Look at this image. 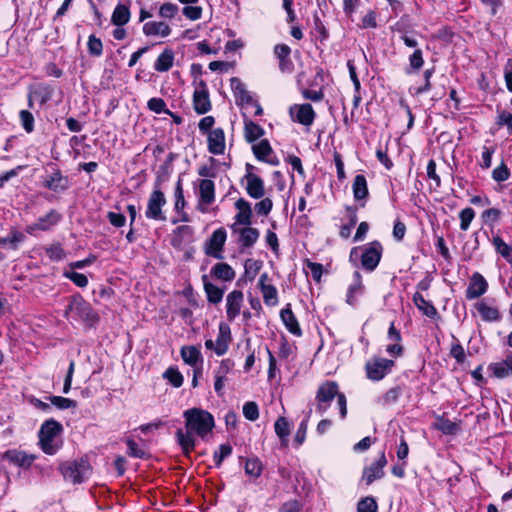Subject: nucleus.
Wrapping results in <instances>:
<instances>
[{"label": "nucleus", "mask_w": 512, "mask_h": 512, "mask_svg": "<svg viewBox=\"0 0 512 512\" xmlns=\"http://www.w3.org/2000/svg\"><path fill=\"white\" fill-rule=\"evenodd\" d=\"M143 33L146 36L167 37L171 33V28L167 23L162 21H149L143 25Z\"/></svg>", "instance_id": "20"}, {"label": "nucleus", "mask_w": 512, "mask_h": 512, "mask_svg": "<svg viewBox=\"0 0 512 512\" xmlns=\"http://www.w3.org/2000/svg\"><path fill=\"white\" fill-rule=\"evenodd\" d=\"M409 67L406 68V73L411 74L414 72H418L424 65L423 52L421 49L417 48L414 52L409 56Z\"/></svg>", "instance_id": "38"}, {"label": "nucleus", "mask_w": 512, "mask_h": 512, "mask_svg": "<svg viewBox=\"0 0 512 512\" xmlns=\"http://www.w3.org/2000/svg\"><path fill=\"white\" fill-rule=\"evenodd\" d=\"M127 446L129 455L137 458H143L145 456V452L142 449H140L133 440L128 439Z\"/></svg>", "instance_id": "64"}, {"label": "nucleus", "mask_w": 512, "mask_h": 512, "mask_svg": "<svg viewBox=\"0 0 512 512\" xmlns=\"http://www.w3.org/2000/svg\"><path fill=\"white\" fill-rule=\"evenodd\" d=\"M88 51L93 56H100L102 54L103 45L99 38H96L94 35H91L88 39Z\"/></svg>", "instance_id": "50"}, {"label": "nucleus", "mask_w": 512, "mask_h": 512, "mask_svg": "<svg viewBox=\"0 0 512 512\" xmlns=\"http://www.w3.org/2000/svg\"><path fill=\"white\" fill-rule=\"evenodd\" d=\"M60 218L61 216L58 212L51 210L45 216L40 217L35 223L28 225L26 227V232L29 234H34L36 230H49L59 222Z\"/></svg>", "instance_id": "15"}, {"label": "nucleus", "mask_w": 512, "mask_h": 512, "mask_svg": "<svg viewBox=\"0 0 512 512\" xmlns=\"http://www.w3.org/2000/svg\"><path fill=\"white\" fill-rule=\"evenodd\" d=\"M253 152L258 160L264 161L272 153V148L268 140H261L253 146Z\"/></svg>", "instance_id": "41"}, {"label": "nucleus", "mask_w": 512, "mask_h": 512, "mask_svg": "<svg viewBox=\"0 0 512 512\" xmlns=\"http://www.w3.org/2000/svg\"><path fill=\"white\" fill-rule=\"evenodd\" d=\"M387 464L384 452L379 455V458L372 463L369 467L364 469L362 479L367 485H370L376 479H380L384 475L383 468Z\"/></svg>", "instance_id": "13"}, {"label": "nucleus", "mask_w": 512, "mask_h": 512, "mask_svg": "<svg viewBox=\"0 0 512 512\" xmlns=\"http://www.w3.org/2000/svg\"><path fill=\"white\" fill-rule=\"evenodd\" d=\"M490 369L497 378H504L512 375V357L490 365Z\"/></svg>", "instance_id": "28"}, {"label": "nucleus", "mask_w": 512, "mask_h": 512, "mask_svg": "<svg viewBox=\"0 0 512 512\" xmlns=\"http://www.w3.org/2000/svg\"><path fill=\"white\" fill-rule=\"evenodd\" d=\"M492 243L496 251L512 265V247L507 245L501 237H493Z\"/></svg>", "instance_id": "39"}, {"label": "nucleus", "mask_w": 512, "mask_h": 512, "mask_svg": "<svg viewBox=\"0 0 512 512\" xmlns=\"http://www.w3.org/2000/svg\"><path fill=\"white\" fill-rule=\"evenodd\" d=\"M232 453V447L222 444L217 451L214 452L213 459L216 466H220L223 460Z\"/></svg>", "instance_id": "48"}, {"label": "nucleus", "mask_w": 512, "mask_h": 512, "mask_svg": "<svg viewBox=\"0 0 512 512\" xmlns=\"http://www.w3.org/2000/svg\"><path fill=\"white\" fill-rule=\"evenodd\" d=\"M164 377L174 386L180 387L183 383V376L174 368H168L164 373Z\"/></svg>", "instance_id": "49"}, {"label": "nucleus", "mask_w": 512, "mask_h": 512, "mask_svg": "<svg viewBox=\"0 0 512 512\" xmlns=\"http://www.w3.org/2000/svg\"><path fill=\"white\" fill-rule=\"evenodd\" d=\"M337 398V404L340 411L341 418H345L347 414V402L344 394L338 392V386L335 382L323 383L317 391V412L322 415L329 407V403L334 398Z\"/></svg>", "instance_id": "1"}, {"label": "nucleus", "mask_w": 512, "mask_h": 512, "mask_svg": "<svg viewBox=\"0 0 512 512\" xmlns=\"http://www.w3.org/2000/svg\"><path fill=\"white\" fill-rule=\"evenodd\" d=\"M394 364L390 359L372 357L365 364L366 375L372 381H380L391 372Z\"/></svg>", "instance_id": "5"}, {"label": "nucleus", "mask_w": 512, "mask_h": 512, "mask_svg": "<svg viewBox=\"0 0 512 512\" xmlns=\"http://www.w3.org/2000/svg\"><path fill=\"white\" fill-rule=\"evenodd\" d=\"M273 202L270 198H261L259 202H257L254 206V209L259 215H268L272 210Z\"/></svg>", "instance_id": "51"}, {"label": "nucleus", "mask_w": 512, "mask_h": 512, "mask_svg": "<svg viewBox=\"0 0 512 512\" xmlns=\"http://www.w3.org/2000/svg\"><path fill=\"white\" fill-rule=\"evenodd\" d=\"M211 273L220 280L232 281L235 278V271L227 263H217L211 269Z\"/></svg>", "instance_id": "30"}, {"label": "nucleus", "mask_w": 512, "mask_h": 512, "mask_svg": "<svg viewBox=\"0 0 512 512\" xmlns=\"http://www.w3.org/2000/svg\"><path fill=\"white\" fill-rule=\"evenodd\" d=\"M183 14L190 20H198L202 16V8L198 6H186L183 8Z\"/></svg>", "instance_id": "57"}, {"label": "nucleus", "mask_w": 512, "mask_h": 512, "mask_svg": "<svg viewBox=\"0 0 512 512\" xmlns=\"http://www.w3.org/2000/svg\"><path fill=\"white\" fill-rule=\"evenodd\" d=\"M476 309L485 321H497L500 319V313L497 308L488 306L484 302L476 304Z\"/></svg>", "instance_id": "34"}, {"label": "nucleus", "mask_w": 512, "mask_h": 512, "mask_svg": "<svg viewBox=\"0 0 512 512\" xmlns=\"http://www.w3.org/2000/svg\"><path fill=\"white\" fill-rule=\"evenodd\" d=\"M191 433L192 431H189L188 429L186 433H184L181 429H179L176 433L178 442L186 455H188L190 451L194 449L195 446V441Z\"/></svg>", "instance_id": "37"}, {"label": "nucleus", "mask_w": 512, "mask_h": 512, "mask_svg": "<svg viewBox=\"0 0 512 512\" xmlns=\"http://www.w3.org/2000/svg\"><path fill=\"white\" fill-rule=\"evenodd\" d=\"M61 429V425L52 419L42 424L39 431V444L46 454L53 455L60 448L58 436Z\"/></svg>", "instance_id": "3"}, {"label": "nucleus", "mask_w": 512, "mask_h": 512, "mask_svg": "<svg viewBox=\"0 0 512 512\" xmlns=\"http://www.w3.org/2000/svg\"><path fill=\"white\" fill-rule=\"evenodd\" d=\"M276 434L283 440L286 441L289 435V424L284 417H280L274 424Z\"/></svg>", "instance_id": "45"}, {"label": "nucleus", "mask_w": 512, "mask_h": 512, "mask_svg": "<svg viewBox=\"0 0 512 512\" xmlns=\"http://www.w3.org/2000/svg\"><path fill=\"white\" fill-rule=\"evenodd\" d=\"M262 292L264 303L267 306H276L278 304V292L274 285L263 287Z\"/></svg>", "instance_id": "42"}, {"label": "nucleus", "mask_w": 512, "mask_h": 512, "mask_svg": "<svg viewBox=\"0 0 512 512\" xmlns=\"http://www.w3.org/2000/svg\"><path fill=\"white\" fill-rule=\"evenodd\" d=\"M20 119H21V123H22L23 128L27 132H32L33 128H34V117H33V115L29 111H27V110H22L20 112Z\"/></svg>", "instance_id": "55"}, {"label": "nucleus", "mask_w": 512, "mask_h": 512, "mask_svg": "<svg viewBox=\"0 0 512 512\" xmlns=\"http://www.w3.org/2000/svg\"><path fill=\"white\" fill-rule=\"evenodd\" d=\"M364 290V285L361 280V275L359 272L354 273V283L351 284L347 291L346 302L353 306L357 302V296L362 294Z\"/></svg>", "instance_id": "25"}, {"label": "nucleus", "mask_w": 512, "mask_h": 512, "mask_svg": "<svg viewBox=\"0 0 512 512\" xmlns=\"http://www.w3.org/2000/svg\"><path fill=\"white\" fill-rule=\"evenodd\" d=\"M44 185L46 188L56 192L64 191L68 187V179L63 177L59 171H55L48 176Z\"/></svg>", "instance_id": "23"}, {"label": "nucleus", "mask_w": 512, "mask_h": 512, "mask_svg": "<svg viewBox=\"0 0 512 512\" xmlns=\"http://www.w3.org/2000/svg\"><path fill=\"white\" fill-rule=\"evenodd\" d=\"M177 11H178L177 5H175L173 3H164L159 9V14L163 18L170 19L176 15Z\"/></svg>", "instance_id": "56"}, {"label": "nucleus", "mask_w": 512, "mask_h": 512, "mask_svg": "<svg viewBox=\"0 0 512 512\" xmlns=\"http://www.w3.org/2000/svg\"><path fill=\"white\" fill-rule=\"evenodd\" d=\"M175 197H176V201H175V209L177 211H180L184 208L185 206V199H184V195H183V190H182V185H181V182L178 181L177 182V185H176V190H175Z\"/></svg>", "instance_id": "59"}, {"label": "nucleus", "mask_w": 512, "mask_h": 512, "mask_svg": "<svg viewBox=\"0 0 512 512\" xmlns=\"http://www.w3.org/2000/svg\"><path fill=\"white\" fill-rule=\"evenodd\" d=\"M231 229L234 233L239 235V241L243 247L253 246L260 236L259 231L250 226L236 227L235 225H231Z\"/></svg>", "instance_id": "17"}, {"label": "nucleus", "mask_w": 512, "mask_h": 512, "mask_svg": "<svg viewBox=\"0 0 512 512\" xmlns=\"http://www.w3.org/2000/svg\"><path fill=\"white\" fill-rule=\"evenodd\" d=\"M50 401L54 406L61 410L76 407L75 401L61 396H52L50 397Z\"/></svg>", "instance_id": "46"}, {"label": "nucleus", "mask_w": 512, "mask_h": 512, "mask_svg": "<svg viewBox=\"0 0 512 512\" xmlns=\"http://www.w3.org/2000/svg\"><path fill=\"white\" fill-rule=\"evenodd\" d=\"M226 241V232L220 228L215 230L205 245V253L216 259H222V250Z\"/></svg>", "instance_id": "8"}, {"label": "nucleus", "mask_w": 512, "mask_h": 512, "mask_svg": "<svg viewBox=\"0 0 512 512\" xmlns=\"http://www.w3.org/2000/svg\"><path fill=\"white\" fill-rule=\"evenodd\" d=\"M243 180L246 182L245 190L253 199H261L265 195L264 181L254 173H247Z\"/></svg>", "instance_id": "12"}, {"label": "nucleus", "mask_w": 512, "mask_h": 512, "mask_svg": "<svg viewBox=\"0 0 512 512\" xmlns=\"http://www.w3.org/2000/svg\"><path fill=\"white\" fill-rule=\"evenodd\" d=\"M208 151L214 155H223L226 149L225 133L221 128H215L207 134Z\"/></svg>", "instance_id": "10"}, {"label": "nucleus", "mask_w": 512, "mask_h": 512, "mask_svg": "<svg viewBox=\"0 0 512 512\" xmlns=\"http://www.w3.org/2000/svg\"><path fill=\"white\" fill-rule=\"evenodd\" d=\"M243 414L250 421L257 420L259 417L257 404L255 402H247L243 407Z\"/></svg>", "instance_id": "52"}, {"label": "nucleus", "mask_w": 512, "mask_h": 512, "mask_svg": "<svg viewBox=\"0 0 512 512\" xmlns=\"http://www.w3.org/2000/svg\"><path fill=\"white\" fill-rule=\"evenodd\" d=\"M174 62V53L170 49L164 50L156 59L154 69L158 72L168 71Z\"/></svg>", "instance_id": "29"}, {"label": "nucleus", "mask_w": 512, "mask_h": 512, "mask_svg": "<svg viewBox=\"0 0 512 512\" xmlns=\"http://www.w3.org/2000/svg\"><path fill=\"white\" fill-rule=\"evenodd\" d=\"M280 317L285 327L289 330V332L296 336L301 335L299 323L289 307H286L281 310Z\"/></svg>", "instance_id": "21"}, {"label": "nucleus", "mask_w": 512, "mask_h": 512, "mask_svg": "<svg viewBox=\"0 0 512 512\" xmlns=\"http://www.w3.org/2000/svg\"><path fill=\"white\" fill-rule=\"evenodd\" d=\"M262 470L261 463L257 459H249L245 464V472L253 477L260 475Z\"/></svg>", "instance_id": "53"}, {"label": "nucleus", "mask_w": 512, "mask_h": 512, "mask_svg": "<svg viewBox=\"0 0 512 512\" xmlns=\"http://www.w3.org/2000/svg\"><path fill=\"white\" fill-rule=\"evenodd\" d=\"M130 20V10L127 6L118 4L112 14L111 21L114 25L123 26Z\"/></svg>", "instance_id": "32"}, {"label": "nucleus", "mask_w": 512, "mask_h": 512, "mask_svg": "<svg viewBox=\"0 0 512 512\" xmlns=\"http://www.w3.org/2000/svg\"><path fill=\"white\" fill-rule=\"evenodd\" d=\"M186 428L203 437L214 427L213 416L202 409H189L184 412Z\"/></svg>", "instance_id": "2"}, {"label": "nucleus", "mask_w": 512, "mask_h": 512, "mask_svg": "<svg viewBox=\"0 0 512 512\" xmlns=\"http://www.w3.org/2000/svg\"><path fill=\"white\" fill-rule=\"evenodd\" d=\"M488 284L485 278L479 273H475L471 282L466 290V297L468 299H476L483 295L487 290Z\"/></svg>", "instance_id": "18"}, {"label": "nucleus", "mask_w": 512, "mask_h": 512, "mask_svg": "<svg viewBox=\"0 0 512 512\" xmlns=\"http://www.w3.org/2000/svg\"><path fill=\"white\" fill-rule=\"evenodd\" d=\"M165 204L166 198L164 193L160 190H154L149 196L145 216L148 219L165 221L166 217L162 212V208Z\"/></svg>", "instance_id": "6"}, {"label": "nucleus", "mask_w": 512, "mask_h": 512, "mask_svg": "<svg viewBox=\"0 0 512 512\" xmlns=\"http://www.w3.org/2000/svg\"><path fill=\"white\" fill-rule=\"evenodd\" d=\"M235 208L237 213L234 217V223L236 227L250 226L252 223L253 210L251 204L244 198H239L235 202Z\"/></svg>", "instance_id": "9"}, {"label": "nucleus", "mask_w": 512, "mask_h": 512, "mask_svg": "<svg viewBox=\"0 0 512 512\" xmlns=\"http://www.w3.org/2000/svg\"><path fill=\"white\" fill-rule=\"evenodd\" d=\"M434 426L436 429L442 431L444 434L449 435L455 434L460 430V427L457 423L452 422L443 417L437 418L436 422L434 423Z\"/></svg>", "instance_id": "40"}, {"label": "nucleus", "mask_w": 512, "mask_h": 512, "mask_svg": "<svg viewBox=\"0 0 512 512\" xmlns=\"http://www.w3.org/2000/svg\"><path fill=\"white\" fill-rule=\"evenodd\" d=\"M413 302L424 315L431 318L437 315V310L434 305L427 301L420 293L417 292L414 294Z\"/></svg>", "instance_id": "31"}, {"label": "nucleus", "mask_w": 512, "mask_h": 512, "mask_svg": "<svg viewBox=\"0 0 512 512\" xmlns=\"http://www.w3.org/2000/svg\"><path fill=\"white\" fill-rule=\"evenodd\" d=\"M4 458L21 467H29L35 459L33 455L16 450L7 451L4 454Z\"/></svg>", "instance_id": "22"}, {"label": "nucleus", "mask_w": 512, "mask_h": 512, "mask_svg": "<svg viewBox=\"0 0 512 512\" xmlns=\"http://www.w3.org/2000/svg\"><path fill=\"white\" fill-rule=\"evenodd\" d=\"M292 119L302 125L310 126L315 118V112L310 104L293 105L290 108Z\"/></svg>", "instance_id": "11"}, {"label": "nucleus", "mask_w": 512, "mask_h": 512, "mask_svg": "<svg viewBox=\"0 0 512 512\" xmlns=\"http://www.w3.org/2000/svg\"><path fill=\"white\" fill-rule=\"evenodd\" d=\"M181 357L186 364L195 366L201 360V353L194 346H184L181 349Z\"/></svg>", "instance_id": "35"}, {"label": "nucleus", "mask_w": 512, "mask_h": 512, "mask_svg": "<svg viewBox=\"0 0 512 512\" xmlns=\"http://www.w3.org/2000/svg\"><path fill=\"white\" fill-rule=\"evenodd\" d=\"M193 104L195 111L199 114H204L211 108L208 90L203 82L194 91Z\"/></svg>", "instance_id": "16"}, {"label": "nucleus", "mask_w": 512, "mask_h": 512, "mask_svg": "<svg viewBox=\"0 0 512 512\" xmlns=\"http://www.w3.org/2000/svg\"><path fill=\"white\" fill-rule=\"evenodd\" d=\"M202 282L209 302L217 304L222 301L223 290L210 283L207 275L202 276Z\"/></svg>", "instance_id": "27"}, {"label": "nucleus", "mask_w": 512, "mask_h": 512, "mask_svg": "<svg viewBox=\"0 0 512 512\" xmlns=\"http://www.w3.org/2000/svg\"><path fill=\"white\" fill-rule=\"evenodd\" d=\"M382 254V246L379 242H372L367 246L361 255L362 267L366 270L373 271L380 259Z\"/></svg>", "instance_id": "7"}, {"label": "nucleus", "mask_w": 512, "mask_h": 512, "mask_svg": "<svg viewBox=\"0 0 512 512\" xmlns=\"http://www.w3.org/2000/svg\"><path fill=\"white\" fill-rule=\"evenodd\" d=\"M64 276L71 280L78 287L84 288L88 284V279L84 274L77 272H65Z\"/></svg>", "instance_id": "54"}, {"label": "nucleus", "mask_w": 512, "mask_h": 512, "mask_svg": "<svg viewBox=\"0 0 512 512\" xmlns=\"http://www.w3.org/2000/svg\"><path fill=\"white\" fill-rule=\"evenodd\" d=\"M214 118L212 116H206L202 118L198 124L199 130L203 134H208L209 131L213 130L212 127L214 125Z\"/></svg>", "instance_id": "63"}, {"label": "nucleus", "mask_w": 512, "mask_h": 512, "mask_svg": "<svg viewBox=\"0 0 512 512\" xmlns=\"http://www.w3.org/2000/svg\"><path fill=\"white\" fill-rule=\"evenodd\" d=\"M230 342L229 328L225 325H220L219 334L215 342V353L222 356L227 352Z\"/></svg>", "instance_id": "26"}, {"label": "nucleus", "mask_w": 512, "mask_h": 512, "mask_svg": "<svg viewBox=\"0 0 512 512\" xmlns=\"http://www.w3.org/2000/svg\"><path fill=\"white\" fill-rule=\"evenodd\" d=\"M60 471L65 480L76 484L83 482L90 475L91 466L88 461L81 459L61 464Z\"/></svg>", "instance_id": "4"}, {"label": "nucleus", "mask_w": 512, "mask_h": 512, "mask_svg": "<svg viewBox=\"0 0 512 512\" xmlns=\"http://www.w3.org/2000/svg\"><path fill=\"white\" fill-rule=\"evenodd\" d=\"M244 133L245 138L248 142H254L264 134V130L261 126L254 123L253 121L246 120L244 126Z\"/></svg>", "instance_id": "36"}, {"label": "nucleus", "mask_w": 512, "mask_h": 512, "mask_svg": "<svg viewBox=\"0 0 512 512\" xmlns=\"http://www.w3.org/2000/svg\"><path fill=\"white\" fill-rule=\"evenodd\" d=\"M107 218H108L109 222L114 227H117V228L124 226V224L126 222L125 216L120 213L108 212Z\"/></svg>", "instance_id": "60"}, {"label": "nucleus", "mask_w": 512, "mask_h": 512, "mask_svg": "<svg viewBox=\"0 0 512 512\" xmlns=\"http://www.w3.org/2000/svg\"><path fill=\"white\" fill-rule=\"evenodd\" d=\"M230 85L235 96L237 105H243L252 102V97L250 96L249 92L245 88V85L239 78H231Z\"/></svg>", "instance_id": "19"}, {"label": "nucleus", "mask_w": 512, "mask_h": 512, "mask_svg": "<svg viewBox=\"0 0 512 512\" xmlns=\"http://www.w3.org/2000/svg\"><path fill=\"white\" fill-rule=\"evenodd\" d=\"M377 508V503L372 497L362 499L357 505L358 512H377Z\"/></svg>", "instance_id": "47"}, {"label": "nucleus", "mask_w": 512, "mask_h": 512, "mask_svg": "<svg viewBox=\"0 0 512 512\" xmlns=\"http://www.w3.org/2000/svg\"><path fill=\"white\" fill-rule=\"evenodd\" d=\"M492 175L495 181L502 182L508 179L509 172L507 167L504 164H502L493 170Z\"/></svg>", "instance_id": "58"}, {"label": "nucleus", "mask_w": 512, "mask_h": 512, "mask_svg": "<svg viewBox=\"0 0 512 512\" xmlns=\"http://www.w3.org/2000/svg\"><path fill=\"white\" fill-rule=\"evenodd\" d=\"M459 217H460V228L463 231H466V230H468L470 223L472 222V220L475 217V212L472 208L468 207V208L463 209L460 212Z\"/></svg>", "instance_id": "44"}, {"label": "nucleus", "mask_w": 512, "mask_h": 512, "mask_svg": "<svg viewBox=\"0 0 512 512\" xmlns=\"http://www.w3.org/2000/svg\"><path fill=\"white\" fill-rule=\"evenodd\" d=\"M166 104L161 98H151L148 101V108L155 112V113H161L165 111Z\"/></svg>", "instance_id": "62"}, {"label": "nucleus", "mask_w": 512, "mask_h": 512, "mask_svg": "<svg viewBox=\"0 0 512 512\" xmlns=\"http://www.w3.org/2000/svg\"><path fill=\"white\" fill-rule=\"evenodd\" d=\"M262 267V262L254 259H247L244 263L245 276L249 280H254Z\"/></svg>", "instance_id": "43"}, {"label": "nucleus", "mask_w": 512, "mask_h": 512, "mask_svg": "<svg viewBox=\"0 0 512 512\" xmlns=\"http://www.w3.org/2000/svg\"><path fill=\"white\" fill-rule=\"evenodd\" d=\"M244 295L242 291L234 290L226 297V314L229 321H233L241 311Z\"/></svg>", "instance_id": "14"}, {"label": "nucleus", "mask_w": 512, "mask_h": 512, "mask_svg": "<svg viewBox=\"0 0 512 512\" xmlns=\"http://www.w3.org/2000/svg\"><path fill=\"white\" fill-rule=\"evenodd\" d=\"M497 124L502 126L505 125L509 130L512 129V114L507 111L498 112Z\"/></svg>", "instance_id": "61"}, {"label": "nucleus", "mask_w": 512, "mask_h": 512, "mask_svg": "<svg viewBox=\"0 0 512 512\" xmlns=\"http://www.w3.org/2000/svg\"><path fill=\"white\" fill-rule=\"evenodd\" d=\"M353 194L356 200L365 199L368 195L367 181L364 175H356L353 181Z\"/></svg>", "instance_id": "33"}, {"label": "nucleus", "mask_w": 512, "mask_h": 512, "mask_svg": "<svg viewBox=\"0 0 512 512\" xmlns=\"http://www.w3.org/2000/svg\"><path fill=\"white\" fill-rule=\"evenodd\" d=\"M199 197L202 203L210 205L215 199L214 182L208 179L201 180L199 184Z\"/></svg>", "instance_id": "24"}]
</instances>
